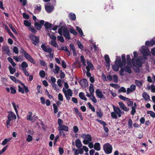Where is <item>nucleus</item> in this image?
Wrapping results in <instances>:
<instances>
[{"instance_id": "f257e3e1", "label": "nucleus", "mask_w": 155, "mask_h": 155, "mask_svg": "<svg viewBox=\"0 0 155 155\" xmlns=\"http://www.w3.org/2000/svg\"><path fill=\"white\" fill-rule=\"evenodd\" d=\"M58 32L61 35H62L63 34L64 37L68 40H69L71 39L69 30L66 27L61 26L58 29Z\"/></svg>"}, {"instance_id": "f03ea898", "label": "nucleus", "mask_w": 155, "mask_h": 155, "mask_svg": "<svg viewBox=\"0 0 155 155\" xmlns=\"http://www.w3.org/2000/svg\"><path fill=\"white\" fill-rule=\"evenodd\" d=\"M113 107L114 109V112L111 113V116L114 118L117 119V115L119 117L121 116V111L118 107H116L113 105Z\"/></svg>"}, {"instance_id": "7ed1b4c3", "label": "nucleus", "mask_w": 155, "mask_h": 155, "mask_svg": "<svg viewBox=\"0 0 155 155\" xmlns=\"http://www.w3.org/2000/svg\"><path fill=\"white\" fill-rule=\"evenodd\" d=\"M84 140L83 141V143L85 144H87L89 142L92 141V138L89 134H83L81 136Z\"/></svg>"}, {"instance_id": "20e7f679", "label": "nucleus", "mask_w": 155, "mask_h": 155, "mask_svg": "<svg viewBox=\"0 0 155 155\" xmlns=\"http://www.w3.org/2000/svg\"><path fill=\"white\" fill-rule=\"evenodd\" d=\"M103 149L105 153L107 154L111 153L112 151V147L109 143H106L103 146Z\"/></svg>"}, {"instance_id": "39448f33", "label": "nucleus", "mask_w": 155, "mask_h": 155, "mask_svg": "<svg viewBox=\"0 0 155 155\" xmlns=\"http://www.w3.org/2000/svg\"><path fill=\"white\" fill-rule=\"evenodd\" d=\"M29 38L32 41V43L35 45L36 46L38 45L40 41L38 37L34 35L31 34L29 35Z\"/></svg>"}, {"instance_id": "423d86ee", "label": "nucleus", "mask_w": 155, "mask_h": 155, "mask_svg": "<svg viewBox=\"0 0 155 155\" xmlns=\"http://www.w3.org/2000/svg\"><path fill=\"white\" fill-rule=\"evenodd\" d=\"M142 59V57H140L136 60L133 59L132 61L133 65L134 66H137L139 67H141L142 66V63L140 60Z\"/></svg>"}, {"instance_id": "0eeeda50", "label": "nucleus", "mask_w": 155, "mask_h": 155, "mask_svg": "<svg viewBox=\"0 0 155 155\" xmlns=\"http://www.w3.org/2000/svg\"><path fill=\"white\" fill-rule=\"evenodd\" d=\"M23 52H24V56L28 61L31 63L34 62L33 58L30 55L24 50H23Z\"/></svg>"}, {"instance_id": "6e6552de", "label": "nucleus", "mask_w": 155, "mask_h": 155, "mask_svg": "<svg viewBox=\"0 0 155 155\" xmlns=\"http://www.w3.org/2000/svg\"><path fill=\"white\" fill-rule=\"evenodd\" d=\"M141 53L144 56H147L150 54V51L148 49L146 48L144 46H142Z\"/></svg>"}, {"instance_id": "1a4fd4ad", "label": "nucleus", "mask_w": 155, "mask_h": 155, "mask_svg": "<svg viewBox=\"0 0 155 155\" xmlns=\"http://www.w3.org/2000/svg\"><path fill=\"white\" fill-rule=\"evenodd\" d=\"M8 115L7 117L8 119L10 120H12L13 119H15L16 117L15 114L12 111L8 112Z\"/></svg>"}, {"instance_id": "9d476101", "label": "nucleus", "mask_w": 155, "mask_h": 155, "mask_svg": "<svg viewBox=\"0 0 155 155\" xmlns=\"http://www.w3.org/2000/svg\"><path fill=\"white\" fill-rule=\"evenodd\" d=\"M136 86L134 84L131 85L130 87L127 88V94H128L134 91L136 89Z\"/></svg>"}, {"instance_id": "9b49d317", "label": "nucleus", "mask_w": 155, "mask_h": 155, "mask_svg": "<svg viewBox=\"0 0 155 155\" xmlns=\"http://www.w3.org/2000/svg\"><path fill=\"white\" fill-rule=\"evenodd\" d=\"M79 83L82 87H86L88 86V83L87 80L83 79L81 80L79 82Z\"/></svg>"}, {"instance_id": "f8f14e48", "label": "nucleus", "mask_w": 155, "mask_h": 155, "mask_svg": "<svg viewBox=\"0 0 155 155\" xmlns=\"http://www.w3.org/2000/svg\"><path fill=\"white\" fill-rule=\"evenodd\" d=\"M118 104L120 108L124 111L127 112L130 110V109L127 107L123 103L119 102H118Z\"/></svg>"}, {"instance_id": "ddd939ff", "label": "nucleus", "mask_w": 155, "mask_h": 155, "mask_svg": "<svg viewBox=\"0 0 155 155\" xmlns=\"http://www.w3.org/2000/svg\"><path fill=\"white\" fill-rule=\"evenodd\" d=\"M41 48L45 52L49 53H51L52 51V49L50 48H48L44 44H42L41 46Z\"/></svg>"}, {"instance_id": "4468645a", "label": "nucleus", "mask_w": 155, "mask_h": 155, "mask_svg": "<svg viewBox=\"0 0 155 155\" xmlns=\"http://www.w3.org/2000/svg\"><path fill=\"white\" fill-rule=\"evenodd\" d=\"M45 8L46 12L48 13L51 12L54 9V7L53 6L50 5H45Z\"/></svg>"}, {"instance_id": "2eb2a0df", "label": "nucleus", "mask_w": 155, "mask_h": 155, "mask_svg": "<svg viewBox=\"0 0 155 155\" xmlns=\"http://www.w3.org/2000/svg\"><path fill=\"white\" fill-rule=\"evenodd\" d=\"M87 65L86 67V69L88 71H90V70H93L94 69V67L93 65V64L89 61H87Z\"/></svg>"}, {"instance_id": "dca6fc26", "label": "nucleus", "mask_w": 155, "mask_h": 155, "mask_svg": "<svg viewBox=\"0 0 155 155\" xmlns=\"http://www.w3.org/2000/svg\"><path fill=\"white\" fill-rule=\"evenodd\" d=\"M58 130H63L66 132L68 131V126L64 125H62L60 126H58Z\"/></svg>"}, {"instance_id": "f3484780", "label": "nucleus", "mask_w": 155, "mask_h": 155, "mask_svg": "<svg viewBox=\"0 0 155 155\" xmlns=\"http://www.w3.org/2000/svg\"><path fill=\"white\" fill-rule=\"evenodd\" d=\"M117 59H116L115 61V64L112 66L113 69L116 71H118L119 69V67L117 64Z\"/></svg>"}, {"instance_id": "a211bd4d", "label": "nucleus", "mask_w": 155, "mask_h": 155, "mask_svg": "<svg viewBox=\"0 0 155 155\" xmlns=\"http://www.w3.org/2000/svg\"><path fill=\"white\" fill-rule=\"evenodd\" d=\"M143 81H139L136 80L135 81V84L139 88H141L143 85Z\"/></svg>"}, {"instance_id": "6ab92c4d", "label": "nucleus", "mask_w": 155, "mask_h": 155, "mask_svg": "<svg viewBox=\"0 0 155 155\" xmlns=\"http://www.w3.org/2000/svg\"><path fill=\"white\" fill-rule=\"evenodd\" d=\"M95 93L97 95L99 98H102L104 96L101 91L98 89L96 91Z\"/></svg>"}, {"instance_id": "aec40b11", "label": "nucleus", "mask_w": 155, "mask_h": 155, "mask_svg": "<svg viewBox=\"0 0 155 155\" xmlns=\"http://www.w3.org/2000/svg\"><path fill=\"white\" fill-rule=\"evenodd\" d=\"M58 49L60 50H62L67 51L68 53V54L70 55V51L68 49L66 46L64 47L63 46H61L60 47L58 48Z\"/></svg>"}, {"instance_id": "412c9836", "label": "nucleus", "mask_w": 155, "mask_h": 155, "mask_svg": "<svg viewBox=\"0 0 155 155\" xmlns=\"http://www.w3.org/2000/svg\"><path fill=\"white\" fill-rule=\"evenodd\" d=\"M75 145L78 148H80L81 147L82 144L81 140L79 139H77L75 141Z\"/></svg>"}, {"instance_id": "4be33fe9", "label": "nucleus", "mask_w": 155, "mask_h": 155, "mask_svg": "<svg viewBox=\"0 0 155 155\" xmlns=\"http://www.w3.org/2000/svg\"><path fill=\"white\" fill-rule=\"evenodd\" d=\"M155 43V41L153 40H152L150 41H146L145 42V45H148L151 46L154 45Z\"/></svg>"}, {"instance_id": "5701e85b", "label": "nucleus", "mask_w": 155, "mask_h": 155, "mask_svg": "<svg viewBox=\"0 0 155 155\" xmlns=\"http://www.w3.org/2000/svg\"><path fill=\"white\" fill-rule=\"evenodd\" d=\"M105 60L107 64V65L108 67H110V60L109 56L107 54H106L104 56Z\"/></svg>"}, {"instance_id": "b1692460", "label": "nucleus", "mask_w": 155, "mask_h": 155, "mask_svg": "<svg viewBox=\"0 0 155 155\" xmlns=\"http://www.w3.org/2000/svg\"><path fill=\"white\" fill-rule=\"evenodd\" d=\"M2 50L3 51H5L7 54L10 53L9 48L7 45L2 46Z\"/></svg>"}, {"instance_id": "393cba45", "label": "nucleus", "mask_w": 155, "mask_h": 155, "mask_svg": "<svg viewBox=\"0 0 155 155\" xmlns=\"http://www.w3.org/2000/svg\"><path fill=\"white\" fill-rule=\"evenodd\" d=\"M142 96L146 101H147L150 99V96L145 92H144L143 93Z\"/></svg>"}, {"instance_id": "a878e982", "label": "nucleus", "mask_w": 155, "mask_h": 155, "mask_svg": "<svg viewBox=\"0 0 155 155\" xmlns=\"http://www.w3.org/2000/svg\"><path fill=\"white\" fill-rule=\"evenodd\" d=\"M28 64L25 61L23 62L21 64V69L23 70V69H26V68L28 67Z\"/></svg>"}, {"instance_id": "bb28decb", "label": "nucleus", "mask_w": 155, "mask_h": 155, "mask_svg": "<svg viewBox=\"0 0 155 155\" xmlns=\"http://www.w3.org/2000/svg\"><path fill=\"white\" fill-rule=\"evenodd\" d=\"M79 97L82 100H84L85 101L87 100V98L85 96L83 92H80L79 94Z\"/></svg>"}, {"instance_id": "cd10ccee", "label": "nucleus", "mask_w": 155, "mask_h": 155, "mask_svg": "<svg viewBox=\"0 0 155 155\" xmlns=\"http://www.w3.org/2000/svg\"><path fill=\"white\" fill-rule=\"evenodd\" d=\"M70 47L71 50H72L73 53L74 55H76L77 53L75 50L74 45L73 44H71L70 45Z\"/></svg>"}, {"instance_id": "c85d7f7f", "label": "nucleus", "mask_w": 155, "mask_h": 155, "mask_svg": "<svg viewBox=\"0 0 155 155\" xmlns=\"http://www.w3.org/2000/svg\"><path fill=\"white\" fill-rule=\"evenodd\" d=\"M94 149L97 150H99L101 149L100 145L99 143H96L94 144Z\"/></svg>"}, {"instance_id": "c756f323", "label": "nucleus", "mask_w": 155, "mask_h": 155, "mask_svg": "<svg viewBox=\"0 0 155 155\" xmlns=\"http://www.w3.org/2000/svg\"><path fill=\"white\" fill-rule=\"evenodd\" d=\"M18 83H20L21 85L24 87V89H25V92L26 93H28L29 92V90L28 87L26 86H25V84L23 83L22 82H21L19 81H18Z\"/></svg>"}, {"instance_id": "7c9ffc66", "label": "nucleus", "mask_w": 155, "mask_h": 155, "mask_svg": "<svg viewBox=\"0 0 155 155\" xmlns=\"http://www.w3.org/2000/svg\"><path fill=\"white\" fill-rule=\"evenodd\" d=\"M62 91L65 95L66 99L67 100L69 101L70 99V97L71 96L67 94L66 93V89L64 87H63Z\"/></svg>"}, {"instance_id": "2f4dec72", "label": "nucleus", "mask_w": 155, "mask_h": 155, "mask_svg": "<svg viewBox=\"0 0 155 155\" xmlns=\"http://www.w3.org/2000/svg\"><path fill=\"white\" fill-rule=\"evenodd\" d=\"M32 115V113L29 112L28 113V115L27 116V119L28 120H29L30 121H33V117H31Z\"/></svg>"}, {"instance_id": "473e14b6", "label": "nucleus", "mask_w": 155, "mask_h": 155, "mask_svg": "<svg viewBox=\"0 0 155 155\" xmlns=\"http://www.w3.org/2000/svg\"><path fill=\"white\" fill-rule=\"evenodd\" d=\"M73 67L75 68H79L81 66L80 63L79 61H76L75 62L73 65Z\"/></svg>"}, {"instance_id": "72a5a7b5", "label": "nucleus", "mask_w": 155, "mask_h": 155, "mask_svg": "<svg viewBox=\"0 0 155 155\" xmlns=\"http://www.w3.org/2000/svg\"><path fill=\"white\" fill-rule=\"evenodd\" d=\"M69 18L70 19L73 21L75 20L76 17L75 14L73 13H71L69 14Z\"/></svg>"}, {"instance_id": "f704fd0d", "label": "nucleus", "mask_w": 155, "mask_h": 155, "mask_svg": "<svg viewBox=\"0 0 155 155\" xmlns=\"http://www.w3.org/2000/svg\"><path fill=\"white\" fill-rule=\"evenodd\" d=\"M8 69L11 74H13L16 71L15 68H13L11 65L9 66Z\"/></svg>"}, {"instance_id": "c9c22d12", "label": "nucleus", "mask_w": 155, "mask_h": 155, "mask_svg": "<svg viewBox=\"0 0 155 155\" xmlns=\"http://www.w3.org/2000/svg\"><path fill=\"white\" fill-rule=\"evenodd\" d=\"M35 28L38 30H40L41 28V25L37 22H35Z\"/></svg>"}, {"instance_id": "e433bc0d", "label": "nucleus", "mask_w": 155, "mask_h": 155, "mask_svg": "<svg viewBox=\"0 0 155 155\" xmlns=\"http://www.w3.org/2000/svg\"><path fill=\"white\" fill-rule=\"evenodd\" d=\"M45 26L46 28L47 29H50V30H51V28H51L52 27V25L49 22H46L45 25Z\"/></svg>"}, {"instance_id": "4c0bfd02", "label": "nucleus", "mask_w": 155, "mask_h": 155, "mask_svg": "<svg viewBox=\"0 0 155 155\" xmlns=\"http://www.w3.org/2000/svg\"><path fill=\"white\" fill-rule=\"evenodd\" d=\"M119 97L120 99L124 101H127L130 100V99L122 95H120Z\"/></svg>"}, {"instance_id": "58836bf2", "label": "nucleus", "mask_w": 155, "mask_h": 155, "mask_svg": "<svg viewBox=\"0 0 155 155\" xmlns=\"http://www.w3.org/2000/svg\"><path fill=\"white\" fill-rule=\"evenodd\" d=\"M39 75L41 78H44L45 76V73L43 70L40 71L39 73Z\"/></svg>"}, {"instance_id": "ea45409f", "label": "nucleus", "mask_w": 155, "mask_h": 155, "mask_svg": "<svg viewBox=\"0 0 155 155\" xmlns=\"http://www.w3.org/2000/svg\"><path fill=\"white\" fill-rule=\"evenodd\" d=\"M76 28L81 36H82L83 35V33L81 29L78 26H76Z\"/></svg>"}, {"instance_id": "a19ab883", "label": "nucleus", "mask_w": 155, "mask_h": 155, "mask_svg": "<svg viewBox=\"0 0 155 155\" xmlns=\"http://www.w3.org/2000/svg\"><path fill=\"white\" fill-rule=\"evenodd\" d=\"M11 140V138H10L8 139L5 138L2 141V145H5L8 142L10 141Z\"/></svg>"}, {"instance_id": "79ce46f5", "label": "nucleus", "mask_w": 155, "mask_h": 155, "mask_svg": "<svg viewBox=\"0 0 155 155\" xmlns=\"http://www.w3.org/2000/svg\"><path fill=\"white\" fill-rule=\"evenodd\" d=\"M124 71L127 72H128L129 74H131L132 71L130 68L128 66H127L125 67Z\"/></svg>"}, {"instance_id": "37998d69", "label": "nucleus", "mask_w": 155, "mask_h": 155, "mask_svg": "<svg viewBox=\"0 0 155 155\" xmlns=\"http://www.w3.org/2000/svg\"><path fill=\"white\" fill-rule=\"evenodd\" d=\"M77 44L78 45V48L81 50H83L84 49V47L83 46V45L81 44V42L79 41H77Z\"/></svg>"}, {"instance_id": "c03bdc74", "label": "nucleus", "mask_w": 155, "mask_h": 155, "mask_svg": "<svg viewBox=\"0 0 155 155\" xmlns=\"http://www.w3.org/2000/svg\"><path fill=\"white\" fill-rule=\"evenodd\" d=\"M12 104L13 107L15 111L16 114H17V113H18V111L17 110V108L18 107V105H16V104L14 102H12Z\"/></svg>"}, {"instance_id": "a18cd8bd", "label": "nucleus", "mask_w": 155, "mask_h": 155, "mask_svg": "<svg viewBox=\"0 0 155 155\" xmlns=\"http://www.w3.org/2000/svg\"><path fill=\"white\" fill-rule=\"evenodd\" d=\"M132 121L131 119L130 118L128 121V126L129 128H132Z\"/></svg>"}, {"instance_id": "49530a36", "label": "nucleus", "mask_w": 155, "mask_h": 155, "mask_svg": "<svg viewBox=\"0 0 155 155\" xmlns=\"http://www.w3.org/2000/svg\"><path fill=\"white\" fill-rule=\"evenodd\" d=\"M66 93L68 95H69L71 96H72L73 92L70 89H68L67 91L66 90Z\"/></svg>"}, {"instance_id": "de8ad7c7", "label": "nucleus", "mask_w": 155, "mask_h": 155, "mask_svg": "<svg viewBox=\"0 0 155 155\" xmlns=\"http://www.w3.org/2000/svg\"><path fill=\"white\" fill-rule=\"evenodd\" d=\"M147 114H150V116L153 118L155 117V113L151 111H148Z\"/></svg>"}, {"instance_id": "09e8293b", "label": "nucleus", "mask_w": 155, "mask_h": 155, "mask_svg": "<svg viewBox=\"0 0 155 155\" xmlns=\"http://www.w3.org/2000/svg\"><path fill=\"white\" fill-rule=\"evenodd\" d=\"M24 25L27 27H30L31 23L28 20H25L24 21Z\"/></svg>"}, {"instance_id": "8fccbe9b", "label": "nucleus", "mask_w": 155, "mask_h": 155, "mask_svg": "<svg viewBox=\"0 0 155 155\" xmlns=\"http://www.w3.org/2000/svg\"><path fill=\"white\" fill-rule=\"evenodd\" d=\"M96 121L100 123L102 125H103V127L104 126H106L107 125L106 123L104 121L98 119H96Z\"/></svg>"}, {"instance_id": "3c124183", "label": "nucleus", "mask_w": 155, "mask_h": 155, "mask_svg": "<svg viewBox=\"0 0 155 155\" xmlns=\"http://www.w3.org/2000/svg\"><path fill=\"white\" fill-rule=\"evenodd\" d=\"M35 11H38L39 12L41 10V6L40 5H38L35 6Z\"/></svg>"}, {"instance_id": "603ef678", "label": "nucleus", "mask_w": 155, "mask_h": 155, "mask_svg": "<svg viewBox=\"0 0 155 155\" xmlns=\"http://www.w3.org/2000/svg\"><path fill=\"white\" fill-rule=\"evenodd\" d=\"M60 70V68L57 66L56 65H55V69L54 71V73L58 74Z\"/></svg>"}, {"instance_id": "864d4df0", "label": "nucleus", "mask_w": 155, "mask_h": 155, "mask_svg": "<svg viewBox=\"0 0 155 155\" xmlns=\"http://www.w3.org/2000/svg\"><path fill=\"white\" fill-rule=\"evenodd\" d=\"M54 108V113L56 114L58 112V108L55 104H54L53 105Z\"/></svg>"}, {"instance_id": "5fc2aeb1", "label": "nucleus", "mask_w": 155, "mask_h": 155, "mask_svg": "<svg viewBox=\"0 0 155 155\" xmlns=\"http://www.w3.org/2000/svg\"><path fill=\"white\" fill-rule=\"evenodd\" d=\"M69 31L71 33L74 35H77V32L73 28H70L69 29Z\"/></svg>"}, {"instance_id": "6e6d98bb", "label": "nucleus", "mask_w": 155, "mask_h": 155, "mask_svg": "<svg viewBox=\"0 0 155 155\" xmlns=\"http://www.w3.org/2000/svg\"><path fill=\"white\" fill-rule=\"evenodd\" d=\"M59 131V133L60 136L62 137H63L66 136L65 135L63 130H58Z\"/></svg>"}, {"instance_id": "4d7b16f0", "label": "nucleus", "mask_w": 155, "mask_h": 155, "mask_svg": "<svg viewBox=\"0 0 155 155\" xmlns=\"http://www.w3.org/2000/svg\"><path fill=\"white\" fill-rule=\"evenodd\" d=\"M97 116L99 117H101L103 116V114L101 110H99L98 111H96Z\"/></svg>"}, {"instance_id": "13d9d810", "label": "nucleus", "mask_w": 155, "mask_h": 155, "mask_svg": "<svg viewBox=\"0 0 155 155\" xmlns=\"http://www.w3.org/2000/svg\"><path fill=\"white\" fill-rule=\"evenodd\" d=\"M51 44L54 46V47H58V45L56 43V42L55 41V40H52L51 42Z\"/></svg>"}, {"instance_id": "bf43d9fd", "label": "nucleus", "mask_w": 155, "mask_h": 155, "mask_svg": "<svg viewBox=\"0 0 155 155\" xmlns=\"http://www.w3.org/2000/svg\"><path fill=\"white\" fill-rule=\"evenodd\" d=\"M24 90V88H22L20 85L18 86V91L19 92H21L22 94H24L25 93Z\"/></svg>"}, {"instance_id": "052dcab7", "label": "nucleus", "mask_w": 155, "mask_h": 155, "mask_svg": "<svg viewBox=\"0 0 155 155\" xmlns=\"http://www.w3.org/2000/svg\"><path fill=\"white\" fill-rule=\"evenodd\" d=\"M126 90L125 89V88L123 87H121L118 90V92L119 93H120L121 92L125 93L126 92Z\"/></svg>"}, {"instance_id": "680f3d73", "label": "nucleus", "mask_w": 155, "mask_h": 155, "mask_svg": "<svg viewBox=\"0 0 155 155\" xmlns=\"http://www.w3.org/2000/svg\"><path fill=\"white\" fill-rule=\"evenodd\" d=\"M48 35L49 36L51 39L54 40H56V37L53 34H51L50 33H48Z\"/></svg>"}, {"instance_id": "e2e57ef3", "label": "nucleus", "mask_w": 155, "mask_h": 155, "mask_svg": "<svg viewBox=\"0 0 155 155\" xmlns=\"http://www.w3.org/2000/svg\"><path fill=\"white\" fill-rule=\"evenodd\" d=\"M59 41H60L61 42H64V38L62 36H58L57 37Z\"/></svg>"}, {"instance_id": "0e129e2a", "label": "nucleus", "mask_w": 155, "mask_h": 155, "mask_svg": "<svg viewBox=\"0 0 155 155\" xmlns=\"http://www.w3.org/2000/svg\"><path fill=\"white\" fill-rule=\"evenodd\" d=\"M10 78L12 80L14 81L16 83H18L19 81L17 80L16 78L14 76H10Z\"/></svg>"}, {"instance_id": "69168bd1", "label": "nucleus", "mask_w": 155, "mask_h": 155, "mask_svg": "<svg viewBox=\"0 0 155 155\" xmlns=\"http://www.w3.org/2000/svg\"><path fill=\"white\" fill-rule=\"evenodd\" d=\"M33 140L32 137L30 135H28V137L26 138V140L27 141L29 142L32 140Z\"/></svg>"}, {"instance_id": "338daca9", "label": "nucleus", "mask_w": 155, "mask_h": 155, "mask_svg": "<svg viewBox=\"0 0 155 155\" xmlns=\"http://www.w3.org/2000/svg\"><path fill=\"white\" fill-rule=\"evenodd\" d=\"M9 26L10 27V28H11L12 31H13V32L15 34H17V32L15 29V28L12 25L10 24H9Z\"/></svg>"}, {"instance_id": "774afa93", "label": "nucleus", "mask_w": 155, "mask_h": 155, "mask_svg": "<svg viewBox=\"0 0 155 155\" xmlns=\"http://www.w3.org/2000/svg\"><path fill=\"white\" fill-rule=\"evenodd\" d=\"M90 99L93 101V102L94 103H96L97 102V101L95 97L93 95H91V97Z\"/></svg>"}]
</instances>
